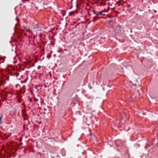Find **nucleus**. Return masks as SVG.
I'll return each mask as SVG.
<instances>
[{
    "label": "nucleus",
    "mask_w": 158,
    "mask_h": 158,
    "mask_svg": "<svg viewBox=\"0 0 158 158\" xmlns=\"http://www.w3.org/2000/svg\"><path fill=\"white\" fill-rule=\"evenodd\" d=\"M50 52H51V53H52V51H50Z\"/></svg>",
    "instance_id": "0eeeda50"
},
{
    "label": "nucleus",
    "mask_w": 158,
    "mask_h": 158,
    "mask_svg": "<svg viewBox=\"0 0 158 158\" xmlns=\"http://www.w3.org/2000/svg\"><path fill=\"white\" fill-rule=\"evenodd\" d=\"M96 18L95 17H94L92 20V21L94 22L96 21Z\"/></svg>",
    "instance_id": "20e7f679"
},
{
    "label": "nucleus",
    "mask_w": 158,
    "mask_h": 158,
    "mask_svg": "<svg viewBox=\"0 0 158 158\" xmlns=\"http://www.w3.org/2000/svg\"><path fill=\"white\" fill-rule=\"evenodd\" d=\"M19 75V74H17V75Z\"/></svg>",
    "instance_id": "1a4fd4ad"
},
{
    "label": "nucleus",
    "mask_w": 158,
    "mask_h": 158,
    "mask_svg": "<svg viewBox=\"0 0 158 158\" xmlns=\"http://www.w3.org/2000/svg\"><path fill=\"white\" fill-rule=\"evenodd\" d=\"M3 114H2L0 116V125L2 123V119L3 116Z\"/></svg>",
    "instance_id": "7ed1b4c3"
},
{
    "label": "nucleus",
    "mask_w": 158,
    "mask_h": 158,
    "mask_svg": "<svg viewBox=\"0 0 158 158\" xmlns=\"http://www.w3.org/2000/svg\"><path fill=\"white\" fill-rule=\"evenodd\" d=\"M56 56V55L55 54L54 55V56Z\"/></svg>",
    "instance_id": "423d86ee"
},
{
    "label": "nucleus",
    "mask_w": 158,
    "mask_h": 158,
    "mask_svg": "<svg viewBox=\"0 0 158 158\" xmlns=\"http://www.w3.org/2000/svg\"><path fill=\"white\" fill-rule=\"evenodd\" d=\"M52 158H54V157H53V156H52Z\"/></svg>",
    "instance_id": "6e6552de"
},
{
    "label": "nucleus",
    "mask_w": 158,
    "mask_h": 158,
    "mask_svg": "<svg viewBox=\"0 0 158 158\" xmlns=\"http://www.w3.org/2000/svg\"><path fill=\"white\" fill-rule=\"evenodd\" d=\"M92 11L94 14H95L97 15H102V12H96V11L95 10H93Z\"/></svg>",
    "instance_id": "f03ea898"
},
{
    "label": "nucleus",
    "mask_w": 158,
    "mask_h": 158,
    "mask_svg": "<svg viewBox=\"0 0 158 158\" xmlns=\"http://www.w3.org/2000/svg\"><path fill=\"white\" fill-rule=\"evenodd\" d=\"M123 30L121 27L119 26L117 27L116 29L114 31L115 35L120 34L122 32Z\"/></svg>",
    "instance_id": "f257e3e1"
},
{
    "label": "nucleus",
    "mask_w": 158,
    "mask_h": 158,
    "mask_svg": "<svg viewBox=\"0 0 158 158\" xmlns=\"http://www.w3.org/2000/svg\"><path fill=\"white\" fill-rule=\"evenodd\" d=\"M47 57L48 59H49L51 58V56H49L48 55H47Z\"/></svg>",
    "instance_id": "39448f33"
}]
</instances>
